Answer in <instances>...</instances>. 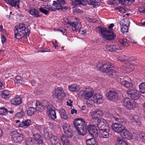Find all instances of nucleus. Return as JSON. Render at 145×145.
<instances>
[{
	"instance_id": "obj_26",
	"label": "nucleus",
	"mask_w": 145,
	"mask_h": 145,
	"mask_svg": "<svg viewBox=\"0 0 145 145\" xmlns=\"http://www.w3.org/2000/svg\"><path fill=\"white\" fill-rule=\"evenodd\" d=\"M61 140L62 141L63 145H69V140L68 139L69 138L67 136V135H65L62 134L61 136Z\"/></svg>"
},
{
	"instance_id": "obj_46",
	"label": "nucleus",
	"mask_w": 145,
	"mask_h": 145,
	"mask_svg": "<svg viewBox=\"0 0 145 145\" xmlns=\"http://www.w3.org/2000/svg\"><path fill=\"white\" fill-rule=\"evenodd\" d=\"M3 98L6 99L7 98L10 94L9 91L7 90L4 91L1 93Z\"/></svg>"
},
{
	"instance_id": "obj_56",
	"label": "nucleus",
	"mask_w": 145,
	"mask_h": 145,
	"mask_svg": "<svg viewBox=\"0 0 145 145\" xmlns=\"http://www.w3.org/2000/svg\"><path fill=\"white\" fill-rule=\"evenodd\" d=\"M120 42L123 46L126 47L127 46L128 44L123 39L121 40Z\"/></svg>"
},
{
	"instance_id": "obj_37",
	"label": "nucleus",
	"mask_w": 145,
	"mask_h": 145,
	"mask_svg": "<svg viewBox=\"0 0 145 145\" xmlns=\"http://www.w3.org/2000/svg\"><path fill=\"white\" fill-rule=\"evenodd\" d=\"M25 142L26 145H35V144L34 139L31 138H26Z\"/></svg>"
},
{
	"instance_id": "obj_6",
	"label": "nucleus",
	"mask_w": 145,
	"mask_h": 145,
	"mask_svg": "<svg viewBox=\"0 0 145 145\" xmlns=\"http://www.w3.org/2000/svg\"><path fill=\"white\" fill-rule=\"evenodd\" d=\"M10 134L12 139L14 142L16 143H20L24 138L23 135L19 133L17 131H12Z\"/></svg>"
},
{
	"instance_id": "obj_16",
	"label": "nucleus",
	"mask_w": 145,
	"mask_h": 145,
	"mask_svg": "<svg viewBox=\"0 0 145 145\" xmlns=\"http://www.w3.org/2000/svg\"><path fill=\"white\" fill-rule=\"evenodd\" d=\"M87 125L85 123L82 126L78 127L76 128V129L77 130L79 135L82 136H84L86 134L87 132Z\"/></svg>"
},
{
	"instance_id": "obj_25",
	"label": "nucleus",
	"mask_w": 145,
	"mask_h": 145,
	"mask_svg": "<svg viewBox=\"0 0 145 145\" xmlns=\"http://www.w3.org/2000/svg\"><path fill=\"white\" fill-rule=\"evenodd\" d=\"M28 12L30 14L34 17L38 18L41 16V15L39 14V11L35 8H30Z\"/></svg>"
},
{
	"instance_id": "obj_8",
	"label": "nucleus",
	"mask_w": 145,
	"mask_h": 145,
	"mask_svg": "<svg viewBox=\"0 0 145 145\" xmlns=\"http://www.w3.org/2000/svg\"><path fill=\"white\" fill-rule=\"evenodd\" d=\"M89 133L93 137L96 138L98 136V130L94 125H89L87 126Z\"/></svg>"
},
{
	"instance_id": "obj_12",
	"label": "nucleus",
	"mask_w": 145,
	"mask_h": 145,
	"mask_svg": "<svg viewBox=\"0 0 145 145\" xmlns=\"http://www.w3.org/2000/svg\"><path fill=\"white\" fill-rule=\"evenodd\" d=\"M97 121V126L99 131L105 128L106 127H109L106 121L103 118H101Z\"/></svg>"
},
{
	"instance_id": "obj_17",
	"label": "nucleus",
	"mask_w": 145,
	"mask_h": 145,
	"mask_svg": "<svg viewBox=\"0 0 145 145\" xmlns=\"http://www.w3.org/2000/svg\"><path fill=\"white\" fill-rule=\"evenodd\" d=\"M131 120L132 124L135 126L139 125L141 123V119L138 115H136L131 116Z\"/></svg>"
},
{
	"instance_id": "obj_47",
	"label": "nucleus",
	"mask_w": 145,
	"mask_h": 145,
	"mask_svg": "<svg viewBox=\"0 0 145 145\" xmlns=\"http://www.w3.org/2000/svg\"><path fill=\"white\" fill-rule=\"evenodd\" d=\"M129 27L128 26H122L121 28V31L123 33H126L128 32Z\"/></svg>"
},
{
	"instance_id": "obj_44",
	"label": "nucleus",
	"mask_w": 145,
	"mask_h": 145,
	"mask_svg": "<svg viewBox=\"0 0 145 145\" xmlns=\"http://www.w3.org/2000/svg\"><path fill=\"white\" fill-rule=\"evenodd\" d=\"M25 112L23 110H21L20 112H18L16 114L15 116L18 118H21L24 116Z\"/></svg>"
},
{
	"instance_id": "obj_55",
	"label": "nucleus",
	"mask_w": 145,
	"mask_h": 145,
	"mask_svg": "<svg viewBox=\"0 0 145 145\" xmlns=\"http://www.w3.org/2000/svg\"><path fill=\"white\" fill-rule=\"evenodd\" d=\"M138 11L142 13H145V6H142L138 8Z\"/></svg>"
},
{
	"instance_id": "obj_32",
	"label": "nucleus",
	"mask_w": 145,
	"mask_h": 145,
	"mask_svg": "<svg viewBox=\"0 0 145 145\" xmlns=\"http://www.w3.org/2000/svg\"><path fill=\"white\" fill-rule=\"evenodd\" d=\"M113 118L114 119L115 121L117 122H118L120 123H121L123 124H125L126 123V121L124 119L121 118L118 115L116 116H113Z\"/></svg>"
},
{
	"instance_id": "obj_9",
	"label": "nucleus",
	"mask_w": 145,
	"mask_h": 145,
	"mask_svg": "<svg viewBox=\"0 0 145 145\" xmlns=\"http://www.w3.org/2000/svg\"><path fill=\"white\" fill-rule=\"evenodd\" d=\"M121 136L124 138L130 140L133 138V135L128 130L123 128L120 133Z\"/></svg>"
},
{
	"instance_id": "obj_28",
	"label": "nucleus",
	"mask_w": 145,
	"mask_h": 145,
	"mask_svg": "<svg viewBox=\"0 0 145 145\" xmlns=\"http://www.w3.org/2000/svg\"><path fill=\"white\" fill-rule=\"evenodd\" d=\"M51 141L52 145H61L59 139L56 136H53L50 138Z\"/></svg>"
},
{
	"instance_id": "obj_22",
	"label": "nucleus",
	"mask_w": 145,
	"mask_h": 145,
	"mask_svg": "<svg viewBox=\"0 0 145 145\" xmlns=\"http://www.w3.org/2000/svg\"><path fill=\"white\" fill-rule=\"evenodd\" d=\"M33 137L34 140L39 144L43 143L44 141L42 136L37 133H34L33 134Z\"/></svg>"
},
{
	"instance_id": "obj_7",
	"label": "nucleus",
	"mask_w": 145,
	"mask_h": 145,
	"mask_svg": "<svg viewBox=\"0 0 145 145\" xmlns=\"http://www.w3.org/2000/svg\"><path fill=\"white\" fill-rule=\"evenodd\" d=\"M127 94L128 96L135 100L138 99L140 95L139 91L134 89H128L127 92Z\"/></svg>"
},
{
	"instance_id": "obj_29",
	"label": "nucleus",
	"mask_w": 145,
	"mask_h": 145,
	"mask_svg": "<svg viewBox=\"0 0 145 145\" xmlns=\"http://www.w3.org/2000/svg\"><path fill=\"white\" fill-rule=\"evenodd\" d=\"M21 102V98L19 97H16L12 99L11 100V103L14 105H19Z\"/></svg>"
},
{
	"instance_id": "obj_53",
	"label": "nucleus",
	"mask_w": 145,
	"mask_h": 145,
	"mask_svg": "<svg viewBox=\"0 0 145 145\" xmlns=\"http://www.w3.org/2000/svg\"><path fill=\"white\" fill-rule=\"evenodd\" d=\"M24 122L25 126L28 127L31 124V121L30 120L28 119L25 120Z\"/></svg>"
},
{
	"instance_id": "obj_42",
	"label": "nucleus",
	"mask_w": 145,
	"mask_h": 145,
	"mask_svg": "<svg viewBox=\"0 0 145 145\" xmlns=\"http://www.w3.org/2000/svg\"><path fill=\"white\" fill-rule=\"evenodd\" d=\"M139 87L140 92L142 93H145V83L142 82Z\"/></svg>"
},
{
	"instance_id": "obj_48",
	"label": "nucleus",
	"mask_w": 145,
	"mask_h": 145,
	"mask_svg": "<svg viewBox=\"0 0 145 145\" xmlns=\"http://www.w3.org/2000/svg\"><path fill=\"white\" fill-rule=\"evenodd\" d=\"M86 89L81 90L78 93V97L80 98L84 97L85 96V94L86 93Z\"/></svg>"
},
{
	"instance_id": "obj_30",
	"label": "nucleus",
	"mask_w": 145,
	"mask_h": 145,
	"mask_svg": "<svg viewBox=\"0 0 145 145\" xmlns=\"http://www.w3.org/2000/svg\"><path fill=\"white\" fill-rule=\"evenodd\" d=\"M61 118L65 120H67L68 119V115L67 114L65 110L63 109H61L59 110Z\"/></svg>"
},
{
	"instance_id": "obj_21",
	"label": "nucleus",
	"mask_w": 145,
	"mask_h": 145,
	"mask_svg": "<svg viewBox=\"0 0 145 145\" xmlns=\"http://www.w3.org/2000/svg\"><path fill=\"white\" fill-rule=\"evenodd\" d=\"M118 97L117 92L114 91L110 90L109 91L107 96V99L110 101H113L117 98Z\"/></svg>"
},
{
	"instance_id": "obj_24",
	"label": "nucleus",
	"mask_w": 145,
	"mask_h": 145,
	"mask_svg": "<svg viewBox=\"0 0 145 145\" xmlns=\"http://www.w3.org/2000/svg\"><path fill=\"white\" fill-rule=\"evenodd\" d=\"M74 127L77 128L78 127H80L84 124H85V121L83 119L77 118L73 122Z\"/></svg>"
},
{
	"instance_id": "obj_45",
	"label": "nucleus",
	"mask_w": 145,
	"mask_h": 145,
	"mask_svg": "<svg viewBox=\"0 0 145 145\" xmlns=\"http://www.w3.org/2000/svg\"><path fill=\"white\" fill-rule=\"evenodd\" d=\"M7 110L3 107L0 108V115H6L8 113Z\"/></svg>"
},
{
	"instance_id": "obj_43",
	"label": "nucleus",
	"mask_w": 145,
	"mask_h": 145,
	"mask_svg": "<svg viewBox=\"0 0 145 145\" xmlns=\"http://www.w3.org/2000/svg\"><path fill=\"white\" fill-rule=\"evenodd\" d=\"M15 82L17 83H19L21 84L22 85H24V82L22 81L21 77L20 76H17L15 78Z\"/></svg>"
},
{
	"instance_id": "obj_3",
	"label": "nucleus",
	"mask_w": 145,
	"mask_h": 145,
	"mask_svg": "<svg viewBox=\"0 0 145 145\" xmlns=\"http://www.w3.org/2000/svg\"><path fill=\"white\" fill-rule=\"evenodd\" d=\"M99 29L101 34L105 39L110 41L113 40L116 38V35L109 30L101 27H99Z\"/></svg>"
},
{
	"instance_id": "obj_2",
	"label": "nucleus",
	"mask_w": 145,
	"mask_h": 145,
	"mask_svg": "<svg viewBox=\"0 0 145 145\" xmlns=\"http://www.w3.org/2000/svg\"><path fill=\"white\" fill-rule=\"evenodd\" d=\"M16 29L14 30V37L16 39L20 40L22 38H26L28 36L30 33V30L27 28L25 25L23 24H20L19 25V28L18 26H15Z\"/></svg>"
},
{
	"instance_id": "obj_14",
	"label": "nucleus",
	"mask_w": 145,
	"mask_h": 145,
	"mask_svg": "<svg viewBox=\"0 0 145 145\" xmlns=\"http://www.w3.org/2000/svg\"><path fill=\"white\" fill-rule=\"evenodd\" d=\"M66 25H69L71 27L72 30L76 31L79 29L80 27V22L78 21H76V22H69L68 21V22L66 24Z\"/></svg>"
},
{
	"instance_id": "obj_59",
	"label": "nucleus",
	"mask_w": 145,
	"mask_h": 145,
	"mask_svg": "<svg viewBox=\"0 0 145 145\" xmlns=\"http://www.w3.org/2000/svg\"><path fill=\"white\" fill-rule=\"evenodd\" d=\"M47 8L50 11H56V8L55 7H53L52 6L50 7H48Z\"/></svg>"
},
{
	"instance_id": "obj_23",
	"label": "nucleus",
	"mask_w": 145,
	"mask_h": 145,
	"mask_svg": "<svg viewBox=\"0 0 145 145\" xmlns=\"http://www.w3.org/2000/svg\"><path fill=\"white\" fill-rule=\"evenodd\" d=\"M52 5L55 6L56 10L63 11L64 10H67V7H63L62 6L61 4L60 3V2L58 1H54Z\"/></svg>"
},
{
	"instance_id": "obj_27",
	"label": "nucleus",
	"mask_w": 145,
	"mask_h": 145,
	"mask_svg": "<svg viewBox=\"0 0 145 145\" xmlns=\"http://www.w3.org/2000/svg\"><path fill=\"white\" fill-rule=\"evenodd\" d=\"M93 95L92 91L91 90H89V89H86L84 99L88 100L90 99L92 100Z\"/></svg>"
},
{
	"instance_id": "obj_64",
	"label": "nucleus",
	"mask_w": 145,
	"mask_h": 145,
	"mask_svg": "<svg viewBox=\"0 0 145 145\" xmlns=\"http://www.w3.org/2000/svg\"><path fill=\"white\" fill-rule=\"evenodd\" d=\"M0 31H1L3 32L4 33L6 31V30L3 29V26L2 25L0 26Z\"/></svg>"
},
{
	"instance_id": "obj_5",
	"label": "nucleus",
	"mask_w": 145,
	"mask_h": 145,
	"mask_svg": "<svg viewBox=\"0 0 145 145\" xmlns=\"http://www.w3.org/2000/svg\"><path fill=\"white\" fill-rule=\"evenodd\" d=\"M98 0H72V5H78L82 4L86 5L88 4L90 5H92L93 7L98 5Z\"/></svg>"
},
{
	"instance_id": "obj_52",
	"label": "nucleus",
	"mask_w": 145,
	"mask_h": 145,
	"mask_svg": "<svg viewBox=\"0 0 145 145\" xmlns=\"http://www.w3.org/2000/svg\"><path fill=\"white\" fill-rule=\"evenodd\" d=\"M140 138L144 142H145V133H142L139 134Z\"/></svg>"
},
{
	"instance_id": "obj_50",
	"label": "nucleus",
	"mask_w": 145,
	"mask_h": 145,
	"mask_svg": "<svg viewBox=\"0 0 145 145\" xmlns=\"http://www.w3.org/2000/svg\"><path fill=\"white\" fill-rule=\"evenodd\" d=\"M39 11L40 12L46 15H47L49 13V12L47 10H45L42 8V7H40L39 9Z\"/></svg>"
},
{
	"instance_id": "obj_35",
	"label": "nucleus",
	"mask_w": 145,
	"mask_h": 145,
	"mask_svg": "<svg viewBox=\"0 0 145 145\" xmlns=\"http://www.w3.org/2000/svg\"><path fill=\"white\" fill-rule=\"evenodd\" d=\"M86 143L87 145H98V142L93 138H91L87 140Z\"/></svg>"
},
{
	"instance_id": "obj_51",
	"label": "nucleus",
	"mask_w": 145,
	"mask_h": 145,
	"mask_svg": "<svg viewBox=\"0 0 145 145\" xmlns=\"http://www.w3.org/2000/svg\"><path fill=\"white\" fill-rule=\"evenodd\" d=\"M118 1L120 3L123 5H125L126 4L125 2L126 1L133 2L135 1V0H118Z\"/></svg>"
},
{
	"instance_id": "obj_58",
	"label": "nucleus",
	"mask_w": 145,
	"mask_h": 145,
	"mask_svg": "<svg viewBox=\"0 0 145 145\" xmlns=\"http://www.w3.org/2000/svg\"><path fill=\"white\" fill-rule=\"evenodd\" d=\"M1 42H2L3 44L5 42L6 40V39L5 38V36L3 35H1Z\"/></svg>"
},
{
	"instance_id": "obj_10",
	"label": "nucleus",
	"mask_w": 145,
	"mask_h": 145,
	"mask_svg": "<svg viewBox=\"0 0 145 145\" xmlns=\"http://www.w3.org/2000/svg\"><path fill=\"white\" fill-rule=\"evenodd\" d=\"M103 115V113L101 110L97 109L92 112L91 116L93 120L97 121L100 119L99 118Z\"/></svg>"
},
{
	"instance_id": "obj_39",
	"label": "nucleus",
	"mask_w": 145,
	"mask_h": 145,
	"mask_svg": "<svg viewBox=\"0 0 145 145\" xmlns=\"http://www.w3.org/2000/svg\"><path fill=\"white\" fill-rule=\"evenodd\" d=\"M105 47V50L107 51L114 52L116 51V48L114 46L106 45Z\"/></svg>"
},
{
	"instance_id": "obj_60",
	"label": "nucleus",
	"mask_w": 145,
	"mask_h": 145,
	"mask_svg": "<svg viewBox=\"0 0 145 145\" xmlns=\"http://www.w3.org/2000/svg\"><path fill=\"white\" fill-rule=\"evenodd\" d=\"M124 24V26H128L129 27L130 25V22L128 20L125 19Z\"/></svg>"
},
{
	"instance_id": "obj_15",
	"label": "nucleus",
	"mask_w": 145,
	"mask_h": 145,
	"mask_svg": "<svg viewBox=\"0 0 145 145\" xmlns=\"http://www.w3.org/2000/svg\"><path fill=\"white\" fill-rule=\"evenodd\" d=\"M99 133L102 137L104 138H108L110 137L111 134L110 133V128L109 127H106L105 128L99 131Z\"/></svg>"
},
{
	"instance_id": "obj_62",
	"label": "nucleus",
	"mask_w": 145,
	"mask_h": 145,
	"mask_svg": "<svg viewBox=\"0 0 145 145\" xmlns=\"http://www.w3.org/2000/svg\"><path fill=\"white\" fill-rule=\"evenodd\" d=\"M125 19L122 20L120 22V25L122 26H124Z\"/></svg>"
},
{
	"instance_id": "obj_57",
	"label": "nucleus",
	"mask_w": 145,
	"mask_h": 145,
	"mask_svg": "<svg viewBox=\"0 0 145 145\" xmlns=\"http://www.w3.org/2000/svg\"><path fill=\"white\" fill-rule=\"evenodd\" d=\"M34 92L36 95L41 94L43 93V91L39 89L36 90Z\"/></svg>"
},
{
	"instance_id": "obj_33",
	"label": "nucleus",
	"mask_w": 145,
	"mask_h": 145,
	"mask_svg": "<svg viewBox=\"0 0 145 145\" xmlns=\"http://www.w3.org/2000/svg\"><path fill=\"white\" fill-rule=\"evenodd\" d=\"M69 88L70 91L73 92H77L80 89L79 86H76L75 84H73L69 86Z\"/></svg>"
},
{
	"instance_id": "obj_38",
	"label": "nucleus",
	"mask_w": 145,
	"mask_h": 145,
	"mask_svg": "<svg viewBox=\"0 0 145 145\" xmlns=\"http://www.w3.org/2000/svg\"><path fill=\"white\" fill-rule=\"evenodd\" d=\"M116 145H128L127 143L120 138H118L116 142Z\"/></svg>"
},
{
	"instance_id": "obj_49",
	"label": "nucleus",
	"mask_w": 145,
	"mask_h": 145,
	"mask_svg": "<svg viewBox=\"0 0 145 145\" xmlns=\"http://www.w3.org/2000/svg\"><path fill=\"white\" fill-rule=\"evenodd\" d=\"M41 104V103H40L39 102H37L36 103V108H37V110H38L40 112H42L43 111V110L44 109H42V108L41 107V106H40V105Z\"/></svg>"
},
{
	"instance_id": "obj_20",
	"label": "nucleus",
	"mask_w": 145,
	"mask_h": 145,
	"mask_svg": "<svg viewBox=\"0 0 145 145\" xmlns=\"http://www.w3.org/2000/svg\"><path fill=\"white\" fill-rule=\"evenodd\" d=\"M91 100L94 103H97V104H101L103 102L102 97L99 93H97L93 95Z\"/></svg>"
},
{
	"instance_id": "obj_41",
	"label": "nucleus",
	"mask_w": 145,
	"mask_h": 145,
	"mask_svg": "<svg viewBox=\"0 0 145 145\" xmlns=\"http://www.w3.org/2000/svg\"><path fill=\"white\" fill-rule=\"evenodd\" d=\"M119 60L121 62L131 61L132 60L131 58L129 56L125 55L123 56L121 58L119 59Z\"/></svg>"
},
{
	"instance_id": "obj_63",
	"label": "nucleus",
	"mask_w": 145,
	"mask_h": 145,
	"mask_svg": "<svg viewBox=\"0 0 145 145\" xmlns=\"http://www.w3.org/2000/svg\"><path fill=\"white\" fill-rule=\"evenodd\" d=\"M25 126L24 124V121H22V122L20 123L19 125V127H25Z\"/></svg>"
},
{
	"instance_id": "obj_4",
	"label": "nucleus",
	"mask_w": 145,
	"mask_h": 145,
	"mask_svg": "<svg viewBox=\"0 0 145 145\" xmlns=\"http://www.w3.org/2000/svg\"><path fill=\"white\" fill-rule=\"evenodd\" d=\"M52 93L54 99L59 103L66 95L65 93L61 87H58L57 88L54 89Z\"/></svg>"
},
{
	"instance_id": "obj_11",
	"label": "nucleus",
	"mask_w": 145,
	"mask_h": 145,
	"mask_svg": "<svg viewBox=\"0 0 145 145\" xmlns=\"http://www.w3.org/2000/svg\"><path fill=\"white\" fill-rule=\"evenodd\" d=\"M131 99L126 97L123 100V105L128 109H133L135 108V106L131 102Z\"/></svg>"
},
{
	"instance_id": "obj_1",
	"label": "nucleus",
	"mask_w": 145,
	"mask_h": 145,
	"mask_svg": "<svg viewBox=\"0 0 145 145\" xmlns=\"http://www.w3.org/2000/svg\"><path fill=\"white\" fill-rule=\"evenodd\" d=\"M96 67L97 69L102 72L110 73L109 75L110 76H118L119 74L118 72L114 70V67L109 62L105 63L99 62L96 65Z\"/></svg>"
},
{
	"instance_id": "obj_18",
	"label": "nucleus",
	"mask_w": 145,
	"mask_h": 145,
	"mask_svg": "<svg viewBox=\"0 0 145 145\" xmlns=\"http://www.w3.org/2000/svg\"><path fill=\"white\" fill-rule=\"evenodd\" d=\"M124 127L122 125L117 123H114L112 125V130L119 134Z\"/></svg>"
},
{
	"instance_id": "obj_19",
	"label": "nucleus",
	"mask_w": 145,
	"mask_h": 145,
	"mask_svg": "<svg viewBox=\"0 0 145 145\" xmlns=\"http://www.w3.org/2000/svg\"><path fill=\"white\" fill-rule=\"evenodd\" d=\"M70 125L67 123L63 125V128L65 135H67L68 137H72V136L71 129L70 128Z\"/></svg>"
},
{
	"instance_id": "obj_31",
	"label": "nucleus",
	"mask_w": 145,
	"mask_h": 145,
	"mask_svg": "<svg viewBox=\"0 0 145 145\" xmlns=\"http://www.w3.org/2000/svg\"><path fill=\"white\" fill-rule=\"evenodd\" d=\"M48 112L49 113V116L50 118L54 120L56 118V112L52 108H49Z\"/></svg>"
},
{
	"instance_id": "obj_40",
	"label": "nucleus",
	"mask_w": 145,
	"mask_h": 145,
	"mask_svg": "<svg viewBox=\"0 0 145 145\" xmlns=\"http://www.w3.org/2000/svg\"><path fill=\"white\" fill-rule=\"evenodd\" d=\"M40 106H41L43 109H45L46 108L48 109L49 105L47 101H43ZM39 106L40 107V106Z\"/></svg>"
},
{
	"instance_id": "obj_34",
	"label": "nucleus",
	"mask_w": 145,
	"mask_h": 145,
	"mask_svg": "<svg viewBox=\"0 0 145 145\" xmlns=\"http://www.w3.org/2000/svg\"><path fill=\"white\" fill-rule=\"evenodd\" d=\"M9 4L11 6L13 7H16V5L18 8H19V3L20 2L19 0L17 1L14 0H8Z\"/></svg>"
},
{
	"instance_id": "obj_13",
	"label": "nucleus",
	"mask_w": 145,
	"mask_h": 145,
	"mask_svg": "<svg viewBox=\"0 0 145 145\" xmlns=\"http://www.w3.org/2000/svg\"><path fill=\"white\" fill-rule=\"evenodd\" d=\"M118 81L119 83L121 85L127 88H130L133 87V84L131 82L125 80L123 78H118Z\"/></svg>"
},
{
	"instance_id": "obj_36",
	"label": "nucleus",
	"mask_w": 145,
	"mask_h": 145,
	"mask_svg": "<svg viewBox=\"0 0 145 145\" xmlns=\"http://www.w3.org/2000/svg\"><path fill=\"white\" fill-rule=\"evenodd\" d=\"M37 110L35 108L29 107L27 110V114L28 116H31Z\"/></svg>"
},
{
	"instance_id": "obj_61",
	"label": "nucleus",
	"mask_w": 145,
	"mask_h": 145,
	"mask_svg": "<svg viewBox=\"0 0 145 145\" xmlns=\"http://www.w3.org/2000/svg\"><path fill=\"white\" fill-rule=\"evenodd\" d=\"M79 32L82 34H84L86 33V32L85 31L82 30V29L80 27L78 29Z\"/></svg>"
},
{
	"instance_id": "obj_54",
	"label": "nucleus",
	"mask_w": 145,
	"mask_h": 145,
	"mask_svg": "<svg viewBox=\"0 0 145 145\" xmlns=\"http://www.w3.org/2000/svg\"><path fill=\"white\" fill-rule=\"evenodd\" d=\"M44 137H45L46 140H48L50 138V134L48 132L44 133Z\"/></svg>"
}]
</instances>
